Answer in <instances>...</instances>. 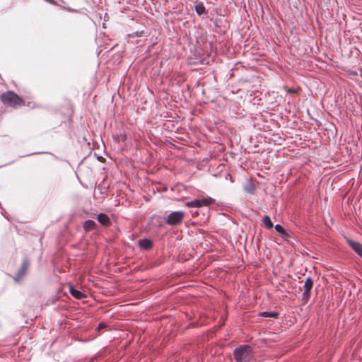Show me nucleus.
I'll list each match as a JSON object with an SVG mask.
<instances>
[{"label":"nucleus","instance_id":"nucleus-11","mask_svg":"<svg viewBox=\"0 0 362 362\" xmlns=\"http://www.w3.org/2000/svg\"><path fill=\"white\" fill-rule=\"evenodd\" d=\"M195 11L198 15H202L206 13V8L203 4H199L195 6Z\"/></svg>","mask_w":362,"mask_h":362},{"label":"nucleus","instance_id":"nucleus-1","mask_svg":"<svg viewBox=\"0 0 362 362\" xmlns=\"http://www.w3.org/2000/svg\"><path fill=\"white\" fill-rule=\"evenodd\" d=\"M1 101L8 107L17 108L25 105V100L15 92L8 90L0 95Z\"/></svg>","mask_w":362,"mask_h":362},{"label":"nucleus","instance_id":"nucleus-8","mask_svg":"<svg viewBox=\"0 0 362 362\" xmlns=\"http://www.w3.org/2000/svg\"><path fill=\"white\" fill-rule=\"evenodd\" d=\"M83 228L85 231L88 232L90 230H95L97 228V225L95 221L92 220H88L83 223Z\"/></svg>","mask_w":362,"mask_h":362},{"label":"nucleus","instance_id":"nucleus-15","mask_svg":"<svg viewBox=\"0 0 362 362\" xmlns=\"http://www.w3.org/2000/svg\"><path fill=\"white\" fill-rule=\"evenodd\" d=\"M274 228H275V230H276V231H277L280 235H281V234H282L283 233H284V231H285L284 228L281 226H280V225H279V224H276V225L274 226Z\"/></svg>","mask_w":362,"mask_h":362},{"label":"nucleus","instance_id":"nucleus-3","mask_svg":"<svg viewBox=\"0 0 362 362\" xmlns=\"http://www.w3.org/2000/svg\"><path fill=\"white\" fill-rule=\"evenodd\" d=\"M184 218V211H173L167 216L165 223L169 226H177L182 222Z\"/></svg>","mask_w":362,"mask_h":362},{"label":"nucleus","instance_id":"nucleus-12","mask_svg":"<svg viewBox=\"0 0 362 362\" xmlns=\"http://www.w3.org/2000/svg\"><path fill=\"white\" fill-rule=\"evenodd\" d=\"M28 267H29L28 262L27 260H25L22 264L21 269V271L19 272L18 276H22L23 275H24L26 273V272L28 269Z\"/></svg>","mask_w":362,"mask_h":362},{"label":"nucleus","instance_id":"nucleus-7","mask_svg":"<svg viewBox=\"0 0 362 362\" xmlns=\"http://www.w3.org/2000/svg\"><path fill=\"white\" fill-rule=\"evenodd\" d=\"M98 221L105 226H109L111 225V221L107 215L105 214H100L98 215Z\"/></svg>","mask_w":362,"mask_h":362},{"label":"nucleus","instance_id":"nucleus-10","mask_svg":"<svg viewBox=\"0 0 362 362\" xmlns=\"http://www.w3.org/2000/svg\"><path fill=\"white\" fill-rule=\"evenodd\" d=\"M139 243V246L144 249H149L152 246L151 241L147 239L140 240Z\"/></svg>","mask_w":362,"mask_h":362},{"label":"nucleus","instance_id":"nucleus-9","mask_svg":"<svg viewBox=\"0 0 362 362\" xmlns=\"http://www.w3.org/2000/svg\"><path fill=\"white\" fill-rule=\"evenodd\" d=\"M69 292L76 299H81L86 297V295L84 293L74 288V286L71 285L69 286Z\"/></svg>","mask_w":362,"mask_h":362},{"label":"nucleus","instance_id":"nucleus-4","mask_svg":"<svg viewBox=\"0 0 362 362\" xmlns=\"http://www.w3.org/2000/svg\"><path fill=\"white\" fill-rule=\"evenodd\" d=\"M313 280L310 277L306 278L303 288H300V290H303L302 296V301L303 303H307L310 298L311 290L313 288Z\"/></svg>","mask_w":362,"mask_h":362},{"label":"nucleus","instance_id":"nucleus-13","mask_svg":"<svg viewBox=\"0 0 362 362\" xmlns=\"http://www.w3.org/2000/svg\"><path fill=\"white\" fill-rule=\"evenodd\" d=\"M262 222L265 227L267 228H272L273 227V223L269 216H264Z\"/></svg>","mask_w":362,"mask_h":362},{"label":"nucleus","instance_id":"nucleus-2","mask_svg":"<svg viewBox=\"0 0 362 362\" xmlns=\"http://www.w3.org/2000/svg\"><path fill=\"white\" fill-rule=\"evenodd\" d=\"M252 348L249 345H240L233 351V357L236 362H250L254 357Z\"/></svg>","mask_w":362,"mask_h":362},{"label":"nucleus","instance_id":"nucleus-17","mask_svg":"<svg viewBox=\"0 0 362 362\" xmlns=\"http://www.w3.org/2000/svg\"><path fill=\"white\" fill-rule=\"evenodd\" d=\"M105 327H106V325H105V324H103V323H100V324L99 325L98 327V330H100V329H102L105 328Z\"/></svg>","mask_w":362,"mask_h":362},{"label":"nucleus","instance_id":"nucleus-16","mask_svg":"<svg viewBox=\"0 0 362 362\" xmlns=\"http://www.w3.org/2000/svg\"><path fill=\"white\" fill-rule=\"evenodd\" d=\"M281 236L286 241H288L289 240V238H291V235L287 233L286 230L284 231V233H283L282 234H281Z\"/></svg>","mask_w":362,"mask_h":362},{"label":"nucleus","instance_id":"nucleus-6","mask_svg":"<svg viewBox=\"0 0 362 362\" xmlns=\"http://www.w3.org/2000/svg\"><path fill=\"white\" fill-rule=\"evenodd\" d=\"M346 242L351 249L362 258V244L351 239H346Z\"/></svg>","mask_w":362,"mask_h":362},{"label":"nucleus","instance_id":"nucleus-14","mask_svg":"<svg viewBox=\"0 0 362 362\" xmlns=\"http://www.w3.org/2000/svg\"><path fill=\"white\" fill-rule=\"evenodd\" d=\"M262 317H269L276 318L279 316V313L276 312H262L260 313Z\"/></svg>","mask_w":362,"mask_h":362},{"label":"nucleus","instance_id":"nucleus-5","mask_svg":"<svg viewBox=\"0 0 362 362\" xmlns=\"http://www.w3.org/2000/svg\"><path fill=\"white\" fill-rule=\"evenodd\" d=\"M214 203V200L211 197H206L203 199H197L191 202L186 203V206L188 207H202L207 206Z\"/></svg>","mask_w":362,"mask_h":362}]
</instances>
